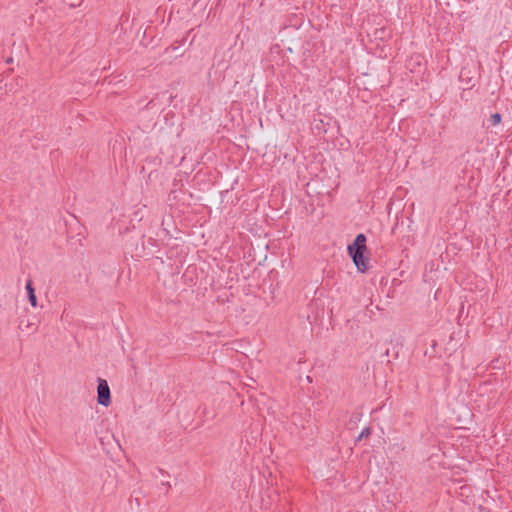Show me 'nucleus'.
<instances>
[{
  "instance_id": "nucleus-1",
  "label": "nucleus",
  "mask_w": 512,
  "mask_h": 512,
  "mask_svg": "<svg viewBox=\"0 0 512 512\" xmlns=\"http://www.w3.org/2000/svg\"><path fill=\"white\" fill-rule=\"evenodd\" d=\"M97 401L105 407L111 404L110 388L106 380L98 378Z\"/></svg>"
},
{
  "instance_id": "nucleus-2",
  "label": "nucleus",
  "mask_w": 512,
  "mask_h": 512,
  "mask_svg": "<svg viewBox=\"0 0 512 512\" xmlns=\"http://www.w3.org/2000/svg\"><path fill=\"white\" fill-rule=\"evenodd\" d=\"M347 249L348 254L364 253L366 251V236L363 233L358 234Z\"/></svg>"
},
{
  "instance_id": "nucleus-3",
  "label": "nucleus",
  "mask_w": 512,
  "mask_h": 512,
  "mask_svg": "<svg viewBox=\"0 0 512 512\" xmlns=\"http://www.w3.org/2000/svg\"><path fill=\"white\" fill-rule=\"evenodd\" d=\"M352 258L358 271L364 273L368 270V259L364 256V253L349 254Z\"/></svg>"
},
{
  "instance_id": "nucleus-4",
  "label": "nucleus",
  "mask_w": 512,
  "mask_h": 512,
  "mask_svg": "<svg viewBox=\"0 0 512 512\" xmlns=\"http://www.w3.org/2000/svg\"><path fill=\"white\" fill-rule=\"evenodd\" d=\"M26 291H27V296H28V300L31 304L32 307H37V297H36V294H35V289L33 287V282L31 279H29L27 282H26Z\"/></svg>"
},
{
  "instance_id": "nucleus-5",
  "label": "nucleus",
  "mask_w": 512,
  "mask_h": 512,
  "mask_svg": "<svg viewBox=\"0 0 512 512\" xmlns=\"http://www.w3.org/2000/svg\"><path fill=\"white\" fill-rule=\"evenodd\" d=\"M19 329L21 330H31L32 332H35L37 330V327H34L33 323H30L27 321L24 323V320H21L19 323Z\"/></svg>"
},
{
  "instance_id": "nucleus-6",
  "label": "nucleus",
  "mask_w": 512,
  "mask_h": 512,
  "mask_svg": "<svg viewBox=\"0 0 512 512\" xmlns=\"http://www.w3.org/2000/svg\"><path fill=\"white\" fill-rule=\"evenodd\" d=\"M371 433H372V430H371V428H370V427H366V428H364V429L361 431L360 435L356 438V441H360L362 438H367V437H369V436L371 435Z\"/></svg>"
},
{
  "instance_id": "nucleus-7",
  "label": "nucleus",
  "mask_w": 512,
  "mask_h": 512,
  "mask_svg": "<svg viewBox=\"0 0 512 512\" xmlns=\"http://www.w3.org/2000/svg\"><path fill=\"white\" fill-rule=\"evenodd\" d=\"M501 119H502V116L499 113H494L490 117L491 124L494 126L499 124L501 122Z\"/></svg>"
},
{
  "instance_id": "nucleus-8",
  "label": "nucleus",
  "mask_w": 512,
  "mask_h": 512,
  "mask_svg": "<svg viewBox=\"0 0 512 512\" xmlns=\"http://www.w3.org/2000/svg\"><path fill=\"white\" fill-rule=\"evenodd\" d=\"M153 103V100H150L146 105L145 108H148Z\"/></svg>"
},
{
  "instance_id": "nucleus-9",
  "label": "nucleus",
  "mask_w": 512,
  "mask_h": 512,
  "mask_svg": "<svg viewBox=\"0 0 512 512\" xmlns=\"http://www.w3.org/2000/svg\"><path fill=\"white\" fill-rule=\"evenodd\" d=\"M6 62H7V63H12V62H13V58H11V57H10V58H8Z\"/></svg>"
}]
</instances>
